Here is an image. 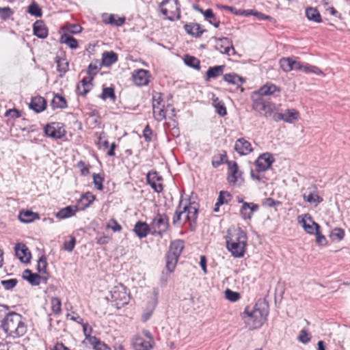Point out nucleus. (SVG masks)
<instances>
[{
  "instance_id": "nucleus-8",
  "label": "nucleus",
  "mask_w": 350,
  "mask_h": 350,
  "mask_svg": "<svg viewBox=\"0 0 350 350\" xmlns=\"http://www.w3.org/2000/svg\"><path fill=\"white\" fill-rule=\"evenodd\" d=\"M152 234L162 236L169 228V218L165 214L158 213L150 223Z\"/></svg>"
},
{
  "instance_id": "nucleus-58",
  "label": "nucleus",
  "mask_w": 350,
  "mask_h": 350,
  "mask_svg": "<svg viewBox=\"0 0 350 350\" xmlns=\"http://www.w3.org/2000/svg\"><path fill=\"white\" fill-rule=\"evenodd\" d=\"M298 339L300 342L306 344L310 340L308 332L304 329L301 330Z\"/></svg>"
},
{
  "instance_id": "nucleus-26",
  "label": "nucleus",
  "mask_w": 350,
  "mask_h": 350,
  "mask_svg": "<svg viewBox=\"0 0 350 350\" xmlns=\"http://www.w3.org/2000/svg\"><path fill=\"white\" fill-rule=\"evenodd\" d=\"M46 107V102L42 96H36L31 99L29 107L36 112L39 113L44 111Z\"/></svg>"
},
{
  "instance_id": "nucleus-30",
  "label": "nucleus",
  "mask_w": 350,
  "mask_h": 350,
  "mask_svg": "<svg viewBox=\"0 0 350 350\" xmlns=\"http://www.w3.org/2000/svg\"><path fill=\"white\" fill-rule=\"evenodd\" d=\"M133 346L136 350H150L152 347L151 340H146L139 336L135 338Z\"/></svg>"
},
{
  "instance_id": "nucleus-36",
  "label": "nucleus",
  "mask_w": 350,
  "mask_h": 350,
  "mask_svg": "<svg viewBox=\"0 0 350 350\" xmlns=\"http://www.w3.org/2000/svg\"><path fill=\"white\" fill-rule=\"evenodd\" d=\"M303 198L306 202L313 204L315 206L323 202V198L317 193L310 192L308 194L305 193L303 194Z\"/></svg>"
},
{
  "instance_id": "nucleus-32",
  "label": "nucleus",
  "mask_w": 350,
  "mask_h": 350,
  "mask_svg": "<svg viewBox=\"0 0 350 350\" xmlns=\"http://www.w3.org/2000/svg\"><path fill=\"white\" fill-rule=\"evenodd\" d=\"M118 61V55L113 51H105L102 55V63L105 66H110Z\"/></svg>"
},
{
  "instance_id": "nucleus-55",
  "label": "nucleus",
  "mask_w": 350,
  "mask_h": 350,
  "mask_svg": "<svg viewBox=\"0 0 350 350\" xmlns=\"http://www.w3.org/2000/svg\"><path fill=\"white\" fill-rule=\"evenodd\" d=\"M107 228L111 229L113 232H120L122 230L120 224L114 219L109 220L107 224Z\"/></svg>"
},
{
  "instance_id": "nucleus-6",
  "label": "nucleus",
  "mask_w": 350,
  "mask_h": 350,
  "mask_svg": "<svg viewBox=\"0 0 350 350\" xmlns=\"http://www.w3.org/2000/svg\"><path fill=\"white\" fill-rule=\"evenodd\" d=\"M111 301L120 309L126 305L129 301V295L126 288L122 284L113 286L110 291Z\"/></svg>"
},
{
  "instance_id": "nucleus-39",
  "label": "nucleus",
  "mask_w": 350,
  "mask_h": 350,
  "mask_svg": "<svg viewBox=\"0 0 350 350\" xmlns=\"http://www.w3.org/2000/svg\"><path fill=\"white\" fill-rule=\"evenodd\" d=\"M213 105L215 109L216 113H217L221 116H224L226 115V108L224 104V103L220 100L218 98H215L213 100Z\"/></svg>"
},
{
  "instance_id": "nucleus-18",
  "label": "nucleus",
  "mask_w": 350,
  "mask_h": 350,
  "mask_svg": "<svg viewBox=\"0 0 350 350\" xmlns=\"http://www.w3.org/2000/svg\"><path fill=\"white\" fill-rule=\"evenodd\" d=\"M15 253L16 256L23 262H28L31 258V253L27 247L23 243H17L15 245Z\"/></svg>"
},
{
  "instance_id": "nucleus-14",
  "label": "nucleus",
  "mask_w": 350,
  "mask_h": 350,
  "mask_svg": "<svg viewBox=\"0 0 350 350\" xmlns=\"http://www.w3.org/2000/svg\"><path fill=\"white\" fill-rule=\"evenodd\" d=\"M308 234L317 233L320 230V226L314 221L308 214H306L304 217L299 221Z\"/></svg>"
},
{
  "instance_id": "nucleus-29",
  "label": "nucleus",
  "mask_w": 350,
  "mask_h": 350,
  "mask_svg": "<svg viewBox=\"0 0 350 350\" xmlns=\"http://www.w3.org/2000/svg\"><path fill=\"white\" fill-rule=\"evenodd\" d=\"M223 79L227 83L235 85L237 87H240L245 81L242 77L236 73L225 74L223 76Z\"/></svg>"
},
{
  "instance_id": "nucleus-12",
  "label": "nucleus",
  "mask_w": 350,
  "mask_h": 350,
  "mask_svg": "<svg viewBox=\"0 0 350 350\" xmlns=\"http://www.w3.org/2000/svg\"><path fill=\"white\" fill-rule=\"evenodd\" d=\"M44 133L46 136L57 139L62 138L66 134V131L61 123L53 122L46 125Z\"/></svg>"
},
{
  "instance_id": "nucleus-16",
  "label": "nucleus",
  "mask_w": 350,
  "mask_h": 350,
  "mask_svg": "<svg viewBox=\"0 0 350 350\" xmlns=\"http://www.w3.org/2000/svg\"><path fill=\"white\" fill-rule=\"evenodd\" d=\"M133 78L137 85H146L149 82V72L144 69L135 70L133 73Z\"/></svg>"
},
{
  "instance_id": "nucleus-9",
  "label": "nucleus",
  "mask_w": 350,
  "mask_h": 350,
  "mask_svg": "<svg viewBox=\"0 0 350 350\" xmlns=\"http://www.w3.org/2000/svg\"><path fill=\"white\" fill-rule=\"evenodd\" d=\"M252 99L253 109L259 112L264 111L265 116H271L275 110V104L268 100L266 98H261L253 95Z\"/></svg>"
},
{
  "instance_id": "nucleus-43",
  "label": "nucleus",
  "mask_w": 350,
  "mask_h": 350,
  "mask_svg": "<svg viewBox=\"0 0 350 350\" xmlns=\"http://www.w3.org/2000/svg\"><path fill=\"white\" fill-rule=\"evenodd\" d=\"M95 198V196L91 192H86L81 197L80 202L83 204L85 208H87L92 204Z\"/></svg>"
},
{
  "instance_id": "nucleus-61",
  "label": "nucleus",
  "mask_w": 350,
  "mask_h": 350,
  "mask_svg": "<svg viewBox=\"0 0 350 350\" xmlns=\"http://www.w3.org/2000/svg\"><path fill=\"white\" fill-rule=\"evenodd\" d=\"M316 234V242L319 245H325L327 244V239L324 235H323L320 230L315 233Z\"/></svg>"
},
{
  "instance_id": "nucleus-41",
  "label": "nucleus",
  "mask_w": 350,
  "mask_h": 350,
  "mask_svg": "<svg viewBox=\"0 0 350 350\" xmlns=\"http://www.w3.org/2000/svg\"><path fill=\"white\" fill-rule=\"evenodd\" d=\"M61 41L71 49H77L79 46L77 40L74 37L67 34L62 36Z\"/></svg>"
},
{
  "instance_id": "nucleus-28",
  "label": "nucleus",
  "mask_w": 350,
  "mask_h": 350,
  "mask_svg": "<svg viewBox=\"0 0 350 350\" xmlns=\"http://www.w3.org/2000/svg\"><path fill=\"white\" fill-rule=\"evenodd\" d=\"M78 211L77 206H68L62 208L56 213V217L59 219H66L74 216Z\"/></svg>"
},
{
  "instance_id": "nucleus-24",
  "label": "nucleus",
  "mask_w": 350,
  "mask_h": 350,
  "mask_svg": "<svg viewBox=\"0 0 350 350\" xmlns=\"http://www.w3.org/2000/svg\"><path fill=\"white\" fill-rule=\"evenodd\" d=\"M33 34L39 38H46L48 36V29L42 21H37L33 25Z\"/></svg>"
},
{
  "instance_id": "nucleus-5",
  "label": "nucleus",
  "mask_w": 350,
  "mask_h": 350,
  "mask_svg": "<svg viewBox=\"0 0 350 350\" xmlns=\"http://www.w3.org/2000/svg\"><path fill=\"white\" fill-rule=\"evenodd\" d=\"M184 249V242L181 240H176L170 244L169 251L165 258V267L170 273H172L176 266L179 256Z\"/></svg>"
},
{
  "instance_id": "nucleus-2",
  "label": "nucleus",
  "mask_w": 350,
  "mask_h": 350,
  "mask_svg": "<svg viewBox=\"0 0 350 350\" xmlns=\"http://www.w3.org/2000/svg\"><path fill=\"white\" fill-rule=\"evenodd\" d=\"M1 327L7 336L14 338L24 336L27 331L26 319L15 312H10L1 321Z\"/></svg>"
},
{
  "instance_id": "nucleus-10",
  "label": "nucleus",
  "mask_w": 350,
  "mask_h": 350,
  "mask_svg": "<svg viewBox=\"0 0 350 350\" xmlns=\"http://www.w3.org/2000/svg\"><path fill=\"white\" fill-rule=\"evenodd\" d=\"M163 98L160 93H155L152 96L153 116L156 120L160 122L165 119L166 111L162 105Z\"/></svg>"
},
{
  "instance_id": "nucleus-13",
  "label": "nucleus",
  "mask_w": 350,
  "mask_h": 350,
  "mask_svg": "<svg viewBox=\"0 0 350 350\" xmlns=\"http://www.w3.org/2000/svg\"><path fill=\"white\" fill-rule=\"evenodd\" d=\"M275 159L271 153L265 152L260 154L256 161V171L258 172H265L269 170Z\"/></svg>"
},
{
  "instance_id": "nucleus-3",
  "label": "nucleus",
  "mask_w": 350,
  "mask_h": 350,
  "mask_svg": "<svg viewBox=\"0 0 350 350\" xmlns=\"http://www.w3.org/2000/svg\"><path fill=\"white\" fill-rule=\"evenodd\" d=\"M246 322L252 329L260 327L265 323L268 314L267 306L265 302L258 301L252 308L246 307L244 311Z\"/></svg>"
},
{
  "instance_id": "nucleus-59",
  "label": "nucleus",
  "mask_w": 350,
  "mask_h": 350,
  "mask_svg": "<svg viewBox=\"0 0 350 350\" xmlns=\"http://www.w3.org/2000/svg\"><path fill=\"white\" fill-rule=\"evenodd\" d=\"M99 68L97 66L96 64L90 63L88 66L87 73L89 76H91L94 78V77L97 74Z\"/></svg>"
},
{
  "instance_id": "nucleus-19",
  "label": "nucleus",
  "mask_w": 350,
  "mask_h": 350,
  "mask_svg": "<svg viewBox=\"0 0 350 350\" xmlns=\"http://www.w3.org/2000/svg\"><path fill=\"white\" fill-rule=\"evenodd\" d=\"M125 17H118L116 14H109L103 13L102 14V21L106 25H113L116 27H120L125 23Z\"/></svg>"
},
{
  "instance_id": "nucleus-23",
  "label": "nucleus",
  "mask_w": 350,
  "mask_h": 350,
  "mask_svg": "<svg viewBox=\"0 0 350 350\" xmlns=\"http://www.w3.org/2000/svg\"><path fill=\"white\" fill-rule=\"evenodd\" d=\"M23 278L33 286L39 285L42 279L45 282L47 280L46 277L40 276L38 273H33L29 269H25L23 271Z\"/></svg>"
},
{
  "instance_id": "nucleus-34",
  "label": "nucleus",
  "mask_w": 350,
  "mask_h": 350,
  "mask_svg": "<svg viewBox=\"0 0 350 350\" xmlns=\"http://www.w3.org/2000/svg\"><path fill=\"white\" fill-rule=\"evenodd\" d=\"M57 70L59 72V77H62L64 75L68 70L69 63L65 58L56 57Z\"/></svg>"
},
{
  "instance_id": "nucleus-37",
  "label": "nucleus",
  "mask_w": 350,
  "mask_h": 350,
  "mask_svg": "<svg viewBox=\"0 0 350 350\" xmlns=\"http://www.w3.org/2000/svg\"><path fill=\"white\" fill-rule=\"evenodd\" d=\"M306 17L310 21H312L316 23L321 22V14L316 8H308L306 10Z\"/></svg>"
},
{
  "instance_id": "nucleus-47",
  "label": "nucleus",
  "mask_w": 350,
  "mask_h": 350,
  "mask_svg": "<svg viewBox=\"0 0 350 350\" xmlns=\"http://www.w3.org/2000/svg\"><path fill=\"white\" fill-rule=\"evenodd\" d=\"M27 12L31 15L36 16V17H40L42 14L41 8L39 7V5L35 1H33L29 5Z\"/></svg>"
},
{
  "instance_id": "nucleus-64",
  "label": "nucleus",
  "mask_w": 350,
  "mask_h": 350,
  "mask_svg": "<svg viewBox=\"0 0 350 350\" xmlns=\"http://www.w3.org/2000/svg\"><path fill=\"white\" fill-rule=\"evenodd\" d=\"M152 130L150 126L147 125L143 131V135L146 142L151 141Z\"/></svg>"
},
{
  "instance_id": "nucleus-57",
  "label": "nucleus",
  "mask_w": 350,
  "mask_h": 350,
  "mask_svg": "<svg viewBox=\"0 0 350 350\" xmlns=\"http://www.w3.org/2000/svg\"><path fill=\"white\" fill-rule=\"evenodd\" d=\"M76 239L74 237H71V239L68 241L64 243V248L68 252H72L75 246Z\"/></svg>"
},
{
  "instance_id": "nucleus-22",
  "label": "nucleus",
  "mask_w": 350,
  "mask_h": 350,
  "mask_svg": "<svg viewBox=\"0 0 350 350\" xmlns=\"http://www.w3.org/2000/svg\"><path fill=\"white\" fill-rule=\"evenodd\" d=\"M133 231L139 239H142L146 237L152 230L150 225H148L144 221H139L135 224Z\"/></svg>"
},
{
  "instance_id": "nucleus-31",
  "label": "nucleus",
  "mask_w": 350,
  "mask_h": 350,
  "mask_svg": "<svg viewBox=\"0 0 350 350\" xmlns=\"http://www.w3.org/2000/svg\"><path fill=\"white\" fill-rule=\"evenodd\" d=\"M18 218L23 223H30L39 219V215L31 211H22L20 212Z\"/></svg>"
},
{
  "instance_id": "nucleus-50",
  "label": "nucleus",
  "mask_w": 350,
  "mask_h": 350,
  "mask_svg": "<svg viewBox=\"0 0 350 350\" xmlns=\"http://www.w3.org/2000/svg\"><path fill=\"white\" fill-rule=\"evenodd\" d=\"M226 298L232 302L237 301L241 298V295L239 293L232 291L230 289H226L225 291Z\"/></svg>"
},
{
  "instance_id": "nucleus-38",
  "label": "nucleus",
  "mask_w": 350,
  "mask_h": 350,
  "mask_svg": "<svg viewBox=\"0 0 350 350\" xmlns=\"http://www.w3.org/2000/svg\"><path fill=\"white\" fill-rule=\"evenodd\" d=\"M227 154L226 152L223 150L221 153L215 154L212 158V165L213 167L217 168L225 161L226 162Z\"/></svg>"
},
{
  "instance_id": "nucleus-63",
  "label": "nucleus",
  "mask_w": 350,
  "mask_h": 350,
  "mask_svg": "<svg viewBox=\"0 0 350 350\" xmlns=\"http://www.w3.org/2000/svg\"><path fill=\"white\" fill-rule=\"evenodd\" d=\"M292 66L291 67V70H303L304 65L300 62L295 60L292 58Z\"/></svg>"
},
{
  "instance_id": "nucleus-33",
  "label": "nucleus",
  "mask_w": 350,
  "mask_h": 350,
  "mask_svg": "<svg viewBox=\"0 0 350 350\" xmlns=\"http://www.w3.org/2000/svg\"><path fill=\"white\" fill-rule=\"evenodd\" d=\"M93 77L89 76L88 77H85L81 81V85L77 86V90L79 94L85 96L87 93H88L90 90L91 81L93 80Z\"/></svg>"
},
{
  "instance_id": "nucleus-56",
  "label": "nucleus",
  "mask_w": 350,
  "mask_h": 350,
  "mask_svg": "<svg viewBox=\"0 0 350 350\" xmlns=\"http://www.w3.org/2000/svg\"><path fill=\"white\" fill-rule=\"evenodd\" d=\"M0 14L3 19H7L13 14V11L9 7L0 8Z\"/></svg>"
},
{
  "instance_id": "nucleus-7",
  "label": "nucleus",
  "mask_w": 350,
  "mask_h": 350,
  "mask_svg": "<svg viewBox=\"0 0 350 350\" xmlns=\"http://www.w3.org/2000/svg\"><path fill=\"white\" fill-rule=\"evenodd\" d=\"M160 7L161 13L166 18L174 21L180 18V4L178 0H163Z\"/></svg>"
},
{
  "instance_id": "nucleus-52",
  "label": "nucleus",
  "mask_w": 350,
  "mask_h": 350,
  "mask_svg": "<svg viewBox=\"0 0 350 350\" xmlns=\"http://www.w3.org/2000/svg\"><path fill=\"white\" fill-rule=\"evenodd\" d=\"M103 181L104 178L100 174L95 173L93 174V183L96 189L99 191H103Z\"/></svg>"
},
{
  "instance_id": "nucleus-4",
  "label": "nucleus",
  "mask_w": 350,
  "mask_h": 350,
  "mask_svg": "<svg viewBox=\"0 0 350 350\" xmlns=\"http://www.w3.org/2000/svg\"><path fill=\"white\" fill-rule=\"evenodd\" d=\"M182 200L176 210L173 217V224L180 226L183 223V215H185V221H189L190 227L194 229L198 215V206L196 202H189L181 208Z\"/></svg>"
},
{
  "instance_id": "nucleus-11",
  "label": "nucleus",
  "mask_w": 350,
  "mask_h": 350,
  "mask_svg": "<svg viewBox=\"0 0 350 350\" xmlns=\"http://www.w3.org/2000/svg\"><path fill=\"white\" fill-rule=\"evenodd\" d=\"M281 89L280 87L271 83H267L260 89L254 92V96L265 98L267 96H273L278 97L280 96Z\"/></svg>"
},
{
  "instance_id": "nucleus-46",
  "label": "nucleus",
  "mask_w": 350,
  "mask_h": 350,
  "mask_svg": "<svg viewBox=\"0 0 350 350\" xmlns=\"http://www.w3.org/2000/svg\"><path fill=\"white\" fill-rule=\"evenodd\" d=\"M51 310L55 314H59L62 310V301L58 297H52L51 299Z\"/></svg>"
},
{
  "instance_id": "nucleus-20",
  "label": "nucleus",
  "mask_w": 350,
  "mask_h": 350,
  "mask_svg": "<svg viewBox=\"0 0 350 350\" xmlns=\"http://www.w3.org/2000/svg\"><path fill=\"white\" fill-rule=\"evenodd\" d=\"M228 165L229 176L228 180L229 183L235 184L238 181L239 177L241 176V172L239 170L237 163L233 161H226Z\"/></svg>"
},
{
  "instance_id": "nucleus-45",
  "label": "nucleus",
  "mask_w": 350,
  "mask_h": 350,
  "mask_svg": "<svg viewBox=\"0 0 350 350\" xmlns=\"http://www.w3.org/2000/svg\"><path fill=\"white\" fill-rule=\"evenodd\" d=\"M345 236V231L342 228H335L333 229L329 234L330 238L333 241H338L342 240Z\"/></svg>"
},
{
  "instance_id": "nucleus-35",
  "label": "nucleus",
  "mask_w": 350,
  "mask_h": 350,
  "mask_svg": "<svg viewBox=\"0 0 350 350\" xmlns=\"http://www.w3.org/2000/svg\"><path fill=\"white\" fill-rule=\"evenodd\" d=\"M51 105L53 109H65L67 107V102L64 96L56 94L52 99Z\"/></svg>"
},
{
  "instance_id": "nucleus-53",
  "label": "nucleus",
  "mask_w": 350,
  "mask_h": 350,
  "mask_svg": "<svg viewBox=\"0 0 350 350\" xmlns=\"http://www.w3.org/2000/svg\"><path fill=\"white\" fill-rule=\"evenodd\" d=\"M18 280L15 278L2 280L1 284L5 290H11L17 284Z\"/></svg>"
},
{
  "instance_id": "nucleus-25",
  "label": "nucleus",
  "mask_w": 350,
  "mask_h": 350,
  "mask_svg": "<svg viewBox=\"0 0 350 350\" xmlns=\"http://www.w3.org/2000/svg\"><path fill=\"white\" fill-rule=\"evenodd\" d=\"M225 69L224 65L209 67L206 73L205 81H208L211 79H216L222 75Z\"/></svg>"
},
{
  "instance_id": "nucleus-15",
  "label": "nucleus",
  "mask_w": 350,
  "mask_h": 350,
  "mask_svg": "<svg viewBox=\"0 0 350 350\" xmlns=\"http://www.w3.org/2000/svg\"><path fill=\"white\" fill-rule=\"evenodd\" d=\"M163 178L159 176L157 172L155 171L149 172L146 176V180L148 185L154 189L157 193H160L163 191V185L161 183H157V181H161Z\"/></svg>"
},
{
  "instance_id": "nucleus-44",
  "label": "nucleus",
  "mask_w": 350,
  "mask_h": 350,
  "mask_svg": "<svg viewBox=\"0 0 350 350\" xmlns=\"http://www.w3.org/2000/svg\"><path fill=\"white\" fill-rule=\"evenodd\" d=\"M100 98L103 100H106L109 98L112 101H115L116 96L115 95L114 89L113 88H104L103 89V92L100 95Z\"/></svg>"
},
{
  "instance_id": "nucleus-1",
  "label": "nucleus",
  "mask_w": 350,
  "mask_h": 350,
  "mask_svg": "<svg viewBox=\"0 0 350 350\" xmlns=\"http://www.w3.org/2000/svg\"><path fill=\"white\" fill-rule=\"evenodd\" d=\"M247 241V234L241 228L228 229L226 236V247L234 258H241L244 256Z\"/></svg>"
},
{
  "instance_id": "nucleus-40",
  "label": "nucleus",
  "mask_w": 350,
  "mask_h": 350,
  "mask_svg": "<svg viewBox=\"0 0 350 350\" xmlns=\"http://www.w3.org/2000/svg\"><path fill=\"white\" fill-rule=\"evenodd\" d=\"M284 122L288 123H293L299 118V112L294 109L286 110V112L284 113Z\"/></svg>"
},
{
  "instance_id": "nucleus-51",
  "label": "nucleus",
  "mask_w": 350,
  "mask_h": 350,
  "mask_svg": "<svg viewBox=\"0 0 350 350\" xmlns=\"http://www.w3.org/2000/svg\"><path fill=\"white\" fill-rule=\"evenodd\" d=\"M292 58H282L280 61L281 68L286 72L291 71V67L292 66Z\"/></svg>"
},
{
  "instance_id": "nucleus-48",
  "label": "nucleus",
  "mask_w": 350,
  "mask_h": 350,
  "mask_svg": "<svg viewBox=\"0 0 350 350\" xmlns=\"http://www.w3.org/2000/svg\"><path fill=\"white\" fill-rule=\"evenodd\" d=\"M46 257L44 255H42L38 260L37 270L40 273H46Z\"/></svg>"
},
{
  "instance_id": "nucleus-27",
  "label": "nucleus",
  "mask_w": 350,
  "mask_h": 350,
  "mask_svg": "<svg viewBox=\"0 0 350 350\" xmlns=\"http://www.w3.org/2000/svg\"><path fill=\"white\" fill-rule=\"evenodd\" d=\"M184 28L188 34L196 38L200 37L204 31L202 29L200 25L196 23L186 24Z\"/></svg>"
},
{
  "instance_id": "nucleus-17",
  "label": "nucleus",
  "mask_w": 350,
  "mask_h": 350,
  "mask_svg": "<svg viewBox=\"0 0 350 350\" xmlns=\"http://www.w3.org/2000/svg\"><path fill=\"white\" fill-rule=\"evenodd\" d=\"M258 205L253 202H243L240 209V214L243 219H250L253 213L258 210Z\"/></svg>"
},
{
  "instance_id": "nucleus-42",
  "label": "nucleus",
  "mask_w": 350,
  "mask_h": 350,
  "mask_svg": "<svg viewBox=\"0 0 350 350\" xmlns=\"http://www.w3.org/2000/svg\"><path fill=\"white\" fill-rule=\"evenodd\" d=\"M185 63L188 66H190L196 70H200V62L198 59L195 57L187 55L185 57Z\"/></svg>"
},
{
  "instance_id": "nucleus-54",
  "label": "nucleus",
  "mask_w": 350,
  "mask_h": 350,
  "mask_svg": "<svg viewBox=\"0 0 350 350\" xmlns=\"http://www.w3.org/2000/svg\"><path fill=\"white\" fill-rule=\"evenodd\" d=\"M303 71L306 73L313 72L316 75L323 74L322 71L318 67L308 64L304 65Z\"/></svg>"
},
{
  "instance_id": "nucleus-62",
  "label": "nucleus",
  "mask_w": 350,
  "mask_h": 350,
  "mask_svg": "<svg viewBox=\"0 0 350 350\" xmlns=\"http://www.w3.org/2000/svg\"><path fill=\"white\" fill-rule=\"evenodd\" d=\"M85 339L88 340V342L91 345H92L94 349L98 347L99 343L101 342L97 337L91 335L88 336V338H86Z\"/></svg>"
},
{
  "instance_id": "nucleus-60",
  "label": "nucleus",
  "mask_w": 350,
  "mask_h": 350,
  "mask_svg": "<svg viewBox=\"0 0 350 350\" xmlns=\"http://www.w3.org/2000/svg\"><path fill=\"white\" fill-rule=\"evenodd\" d=\"M153 310H154L153 306H148L147 308V309L146 310V311H144V312L142 315V321L143 322H146L152 316Z\"/></svg>"
},
{
  "instance_id": "nucleus-49",
  "label": "nucleus",
  "mask_w": 350,
  "mask_h": 350,
  "mask_svg": "<svg viewBox=\"0 0 350 350\" xmlns=\"http://www.w3.org/2000/svg\"><path fill=\"white\" fill-rule=\"evenodd\" d=\"M230 199L231 196L228 191H221L217 200V205H223L227 204L230 200Z\"/></svg>"
},
{
  "instance_id": "nucleus-21",
  "label": "nucleus",
  "mask_w": 350,
  "mask_h": 350,
  "mask_svg": "<svg viewBox=\"0 0 350 350\" xmlns=\"http://www.w3.org/2000/svg\"><path fill=\"white\" fill-rule=\"evenodd\" d=\"M234 150L241 155L247 154L252 151L251 144L244 138L236 141Z\"/></svg>"
}]
</instances>
